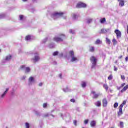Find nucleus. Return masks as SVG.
<instances>
[{
	"instance_id": "f257e3e1",
	"label": "nucleus",
	"mask_w": 128,
	"mask_h": 128,
	"mask_svg": "<svg viewBox=\"0 0 128 128\" xmlns=\"http://www.w3.org/2000/svg\"><path fill=\"white\" fill-rule=\"evenodd\" d=\"M66 38V34H60L59 36H56L53 38V40L56 42H64V40Z\"/></svg>"
},
{
	"instance_id": "f03ea898",
	"label": "nucleus",
	"mask_w": 128,
	"mask_h": 128,
	"mask_svg": "<svg viewBox=\"0 0 128 128\" xmlns=\"http://www.w3.org/2000/svg\"><path fill=\"white\" fill-rule=\"evenodd\" d=\"M90 62L92 64V68H94L96 66V62L98 60L94 56H92L90 58Z\"/></svg>"
},
{
	"instance_id": "7ed1b4c3",
	"label": "nucleus",
	"mask_w": 128,
	"mask_h": 128,
	"mask_svg": "<svg viewBox=\"0 0 128 128\" xmlns=\"http://www.w3.org/2000/svg\"><path fill=\"white\" fill-rule=\"evenodd\" d=\"M126 104V100L123 101L122 103L119 106V111L118 112V116H122V108L124 104Z\"/></svg>"
},
{
	"instance_id": "20e7f679",
	"label": "nucleus",
	"mask_w": 128,
	"mask_h": 128,
	"mask_svg": "<svg viewBox=\"0 0 128 128\" xmlns=\"http://www.w3.org/2000/svg\"><path fill=\"white\" fill-rule=\"evenodd\" d=\"M86 4L82 2L78 3L76 6V8H86Z\"/></svg>"
},
{
	"instance_id": "39448f33",
	"label": "nucleus",
	"mask_w": 128,
	"mask_h": 128,
	"mask_svg": "<svg viewBox=\"0 0 128 128\" xmlns=\"http://www.w3.org/2000/svg\"><path fill=\"white\" fill-rule=\"evenodd\" d=\"M114 32L116 33V38H122V32L118 30H114Z\"/></svg>"
},
{
	"instance_id": "423d86ee",
	"label": "nucleus",
	"mask_w": 128,
	"mask_h": 128,
	"mask_svg": "<svg viewBox=\"0 0 128 128\" xmlns=\"http://www.w3.org/2000/svg\"><path fill=\"white\" fill-rule=\"evenodd\" d=\"M64 12H55L53 14L52 16H64Z\"/></svg>"
},
{
	"instance_id": "0eeeda50",
	"label": "nucleus",
	"mask_w": 128,
	"mask_h": 128,
	"mask_svg": "<svg viewBox=\"0 0 128 128\" xmlns=\"http://www.w3.org/2000/svg\"><path fill=\"white\" fill-rule=\"evenodd\" d=\"M32 60L34 64H36V62H38V60H40V56H34V58H32Z\"/></svg>"
},
{
	"instance_id": "6e6552de",
	"label": "nucleus",
	"mask_w": 128,
	"mask_h": 128,
	"mask_svg": "<svg viewBox=\"0 0 128 128\" xmlns=\"http://www.w3.org/2000/svg\"><path fill=\"white\" fill-rule=\"evenodd\" d=\"M91 94H94V96L92 97V98H98V94H96V92L94 91H92L91 92Z\"/></svg>"
},
{
	"instance_id": "1a4fd4ad",
	"label": "nucleus",
	"mask_w": 128,
	"mask_h": 128,
	"mask_svg": "<svg viewBox=\"0 0 128 128\" xmlns=\"http://www.w3.org/2000/svg\"><path fill=\"white\" fill-rule=\"evenodd\" d=\"M102 104H103V106H106L108 105V100H106V98H104L102 100Z\"/></svg>"
},
{
	"instance_id": "9d476101",
	"label": "nucleus",
	"mask_w": 128,
	"mask_h": 128,
	"mask_svg": "<svg viewBox=\"0 0 128 128\" xmlns=\"http://www.w3.org/2000/svg\"><path fill=\"white\" fill-rule=\"evenodd\" d=\"M90 125L92 128H94L96 125V120H92L90 122Z\"/></svg>"
},
{
	"instance_id": "9b49d317",
	"label": "nucleus",
	"mask_w": 128,
	"mask_h": 128,
	"mask_svg": "<svg viewBox=\"0 0 128 128\" xmlns=\"http://www.w3.org/2000/svg\"><path fill=\"white\" fill-rule=\"evenodd\" d=\"M120 6L122 7L124 6V0L122 1H118Z\"/></svg>"
},
{
	"instance_id": "f8f14e48",
	"label": "nucleus",
	"mask_w": 128,
	"mask_h": 128,
	"mask_svg": "<svg viewBox=\"0 0 128 128\" xmlns=\"http://www.w3.org/2000/svg\"><path fill=\"white\" fill-rule=\"evenodd\" d=\"M95 106H102V102L100 100L97 101L96 103H95Z\"/></svg>"
},
{
	"instance_id": "ddd939ff",
	"label": "nucleus",
	"mask_w": 128,
	"mask_h": 128,
	"mask_svg": "<svg viewBox=\"0 0 128 128\" xmlns=\"http://www.w3.org/2000/svg\"><path fill=\"white\" fill-rule=\"evenodd\" d=\"M128 88V84L126 85L121 90L120 92H126V90Z\"/></svg>"
},
{
	"instance_id": "4468645a",
	"label": "nucleus",
	"mask_w": 128,
	"mask_h": 128,
	"mask_svg": "<svg viewBox=\"0 0 128 128\" xmlns=\"http://www.w3.org/2000/svg\"><path fill=\"white\" fill-rule=\"evenodd\" d=\"M100 24H104V22H106V18H103L100 19Z\"/></svg>"
},
{
	"instance_id": "2eb2a0df",
	"label": "nucleus",
	"mask_w": 128,
	"mask_h": 128,
	"mask_svg": "<svg viewBox=\"0 0 128 128\" xmlns=\"http://www.w3.org/2000/svg\"><path fill=\"white\" fill-rule=\"evenodd\" d=\"M69 56H70L72 57V56H74V52L73 50H70L69 52Z\"/></svg>"
},
{
	"instance_id": "dca6fc26",
	"label": "nucleus",
	"mask_w": 128,
	"mask_h": 128,
	"mask_svg": "<svg viewBox=\"0 0 128 128\" xmlns=\"http://www.w3.org/2000/svg\"><path fill=\"white\" fill-rule=\"evenodd\" d=\"M8 88H6V90L4 91L3 94L1 96V98H4V96L6 94V92H8Z\"/></svg>"
},
{
	"instance_id": "f3484780",
	"label": "nucleus",
	"mask_w": 128,
	"mask_h": 128,
	"mask_svg": "<svg viewBox=\"0 0 128 128\" xmlns=\"http://www.w3.org/2000/svg\"><path fill=\"white\" fill-rule=\"evenodd\" d=\"M78 60V58L74 56L72 57L71 62H74Z\"/></svg>"
},
{
	"instance_id": "a211bd4d",
	"label": "nucleus",
	"mask_w": 128,
	"mask_h": 128,
	"mask_svg": "<svg viewBox=\"0 0 128 128\" xmlns=\"http://www.w3.org/2000/svg\"><path fill=\"white\" fill-rule=\"evenodd\" d=\"M102 44V40H100L98 39L95 42L96 44Z\"/></svg>"
},
{
	"instance_id": "6ab92c4d",
	"label": "nucleus",
	"mask_w": 128,
	"mask_h": 128,
	"mask_svg": "<svg viewBox=\"0 0 128 128\" xmlns=\"http://www.w3.org/2000/svg\"><path fill=\"white\" fill-rule=\"evenodd\" d=\"M89 50L91 52H94V46L90 47Z\"/></svg>"
},
{
	"instance_id": "aec40b11",
	"label": "nucleus",
	"mask_w": 128,
	"mask_h": 128,
	"mask_svg": "<svg viewBox=\"0 0 128 128\" xmlns=\"http://www.w3.org/2000/svg\"><path fill=\"white\" fill-rule=\"evenodd\" d=\"M26 72H30V67H26Z\"/></svg>"
},
{
	"instance_id": "412c9836",
	"label": "nucleus",
	"mask_w": 128,
	"mask_h": 128,
	"mask_svg": "<svg viewBox=\"0 0 128 128\" xmlns=\"http://www.w3.org/2000/svg\"><path fill=\"white\" fill-rule=\"evenodd\" d=\"M25 40H30V35H28L26 36Z\"/></svg>"
},
{
	"instance_id": "4be33fe9",
	"label": "nucleus",
	"mask_w": 128,
	"mask_h": 128,
	"mask_svg": "<svg viewBox=\"0 0 128 128\" xmlns=\"http://www.w3.org/2000/svg\"><path fill=\"white\" fill-rule=\"evenodd\" d=\"M103 88H105V90H108V85H106V84H104L103 85Z\"/></svg>"
},
{
	"instance_id": "5701e85b",
	"label": "nucleus",
	"mask_w": 128,
	"mask_h": 128,
	"mask_svg": "<svg viewBox=\"0 0 128 128\" xmlns=\"http://www.w3.org/2000/svg\"><path fill=\"white\" fill-rule=\"evenodd\" d=\"M10 58H12V56L9 55L8 56H7L6 58V60H10Z\"/></svg>"
},
{
	"instance_id": "b1692460",
	"label": "nucleus",
	"mask_w": 128,
	"mask_h": 128,
	"mask_svg": "<svg viewBox=\"0 0 128 128\" xmlns=\"http://www.w3.org/2000/svg\"><path fill=\"white\" fill-rule=\"evenodd\" d=\"M106 30L104 29H102L100 34H106Z\"/></svg>"
},
{
	"instance_id": "393cba45",
	"label": "nucleus",
	"mask_w": 128,
	"mask_h": 128,
	"mask_svg": "<svg viewBox=\"0 0 128 128\" xmlns=\"http://www.w3.org/2000/svg\"><path fill=\"white\" fill-rule=\"evenodd\" d=\"M86 82H82V88H86Z\"/></svg>"
},
{
	"instance_id": "a878e982",
	"label": "nucleus",
	"mask_w": 128,
	"mask_h": 128,
	"mask_svg": "<svg viewBox=\"0 0 128 128\" xmlns=\"http://www.w3.org/2000/svg\"><path fill=\"white\" fill-rule=\"evenodd\" d=\"M106 42L108 44H110V39H108V38H106Z\"/></svg>"
},
{
	"instance_id": "bb28decb",
	"label": "nucleus",
	"mask_w": 128,
	"mask_h": 128,
	"mask_svg": "<svg viewBox=\"0 0 128 128\" xmlns=\"http://www.w3.org/2000/svg\"><path fill=\"white\" fill-rule=\"evenodd\" d=\"M113 44L116 45L118 44V41L116 39H113L112 40Z\"/></svg>"
},
{
	"instance_id": "cd10ccee",
	"label": "nucleus",
	"mask_w": 128,
	"mask_h": 128,
	"mask_svg": "<svg viewBox=\"0 0 128 128\" xmlns=\"http://www.w3.org/2000/svg\"><path fill=\"white\" fill-rule=\"evenodd\" d=\"M58 51H56V52H54V53H53V56H58Z\"/></svg>"
},
{
	"instance_id": "c85d7f7f",
	"label": "nucleus",
	"mask_w": 128,
	"mask_h": 128,
	"mask_svg": "<svg viewBox=\"0 0 128 128\" xmlns=\"http://www.w3.org/2000/svg\"><path fill=\"white\" fill-rule=\"evenodd\" d=\"M120 77L122 80H126V77L124 76V75H121Z\"/></svg>"
},
{
	"instance_id": "c756f323",
	"label": "nucleus",
	"mask_w": 128,
	"mask_h": 128,
	"mask_svg": "<svg viewBox=\"0 0 128 128\" xmlns=\"http://www.w3.org/2000/svg\"><path fill=\"white\" fill-rule=\"evenodd\" d=\"M120 128H124V122H120Z\"/></svg>"
},
{
	"instance_id": "7c9ffc66",
	"label": "nucleus",
	"mask_w": 128,
	"mask_h": 128,
	"mask_svg": "<svg viewBox=\"0 0 128 128\" xmlns=\"http://www.w3.org/2000/svg\"><path fill=\"white\" fill-rule=\"evenodd\" d=\"M92 22V18L88 19L87 20L88 24H90V22Z\"/></svg>"
},
{
	"instance_id": "2f4dec72",
	"label": "nucleus",
	"mask_w": 128,
	"mask_h": 128,
	"mask_svg": "<svg viewBox=\"0 0 128 128\" xmlns=\"http://www.w3.org/2000/svg\"><path fill=\"white\" fill-rule=\"evenodd\" d=\"M84 124H88V120L86 119L84 120Z\"/></svg>"
},
{
	"instance_id": "473e14b6",
	"label": "nucleus",
	"mask_w": 128,
	"mask_h": 128,
	"mask_svg": "<svg viewBox=\"0 0 128 128\" xmlns=\"http://www.w3.org/2000/svg\"><path fill=\"white\" fill-rule=\"evenodd\" d=\"M73 123L76 126H78V124H76L78 123V121H76V120H74L73 121Z\"/></svg>"
},
{
	"instance_id": "72a5a7b5",
	"label": "nucleus",
	"mask_w": 128,
	"mask_h": 128,
	"mask_svg": "<svg viewBox=\"0 0 128 128\" xmlns=\"http://www.w3.org/2000/svg\"><path fill=\"white\" fill-rule=\"evenodd\" d=\"M114 108H116L117 106H118V103L116 102V103L114 104Z\"/></svg>"
},
{
	"instance_id": "f704fd0d",
	"label": "nucleus",
	"mask_w": 128,
	"mask_h": 128,
	"mask_svg": "<svg viewBox=\"0 0 128 128\" xmlns=\"http://www.w3.org/2000/svg\"><path fill=\"white\" fill-rule=\"evenodd\" d=\"M26 68V66L24 65H22L20 67V70H24Z\"/></svg>"
},
{
	"instance_id": "c9c22d12",
	"label": "nucleus",
	"mask_w": 128,
	"mask_h": 128,
	"mask_svg": "<svg viewBox=\"0 0 128 128\" xmlns=\"http://www.w3.org/2000/svg\"><path fill=\"white\" fill-rule=\"evenodd\" d=\"M26 128H30V124L28 122L26 123Z\"/></svg>"
},
{
	"instance_id": "e433bc0d",
	"label": "nucleus",
	"mask_w": 128,
	"mask_h": 128,
	"mask_svg": "<svg viewBox=\"0 0 128 128\" xmlns=\"http://www.w3.org/2000/svg\"><path fill=\"white\" fill-rule=\"evenodd\" d=\"M19 18H20V20H22V18H24V16L23 15H20L19 16Z\"/></svg>"
},
{
	"instance_id": "4c0bfd02",
	"label": "nucleus",
	"mask_w": 128,
	"mask_h": 128,
	"mask_svg": "<svg viewBox=\"0 0 128 128\" xmlns=\"http://www.w3.org/2000/svg\"><path fill=\"white\" fill-rule=\"evenodd\" d=\"M34 80V77L31 76L29 78V82H32Z\"/></svg>"
},
{
	"instance_id": "58836bf2",
	"label": "nucleus",
	"mask_w": 128,
	"mask_h": 128,
	"mask_svg": "<svg viewBox=\"0 0 128 128\" xmlns=\"http://www.w3.org/2000/svg\"><path fill=\"white\" fill-rule=\"evenodd\" d=\"M72 18H76V14H72Z\"/></svg>"
},
{
	"instance_id": "ea45409f",
	"label": "nucleus",
	"mask_w": 128,
	"mask_h": 128,
	"mask_svg": "<svg viewBox=\"0 0 128 128\" xmlns=\"http://www.w3.org/2000/svg\"><path fill=\"white\" fill-rule=\"evenodd\" d=\"M46 106H48V104H46V103H44L43 104V108H46Z\"/></svg>"
},
{
	"instance_id": "a19ab883",
	"label": "nucleus",
	"mask_w": 128,
	"mask_h": 128,
	"mask_svg": "<svg viewBox=\"0 0 128 128\" xmlns=\"http://www.w3.org/2000/svg\"><path fill=\"white\" fill-rule=\"evenodd\" d=\"M114 72H117L118 68H116V66H114Z\"/></svg>"
},
{
	"instance_id": "79ce46f5",
	"label": "nucleus",
	"mask_w": 128,
	"mask_h": 128,
	"mask_svg": "<svg viewBox=\"0 0 128 128\" xmlns=\"http://www.w3.org/2000/svg\"><path fill=\"white\" fill-rule=\"evenodd\" d=\"M70 102H76V100H74V99L72 98L70 100Z\"/></svg>"
},
{
	"instance_id": "37998d69",
	"label": "nucleus",
	"mask_w": 128,
	"mask_h": 128,
	"mask_svg": "<svg viewBox=\"0 0 128 128\" xmlns=\"http://www.w3.org/2000/svg\"><path fill=\"white\" fill-rule=\"evenodd\" d=\"M112 75H110V76L108 77V80H112Z\"/></svg>"
},
{
	"instance_id": "c03bdc74",
	"label": "nucleus",
	"mask_w": 128,
	"mask_h": 128,
	"mask_svg": "<svg viewBox=\"0 0 128 128\" xmlns=\"http://www.w3.org/2000/svg\"><path fill=\"white\" fill-rule=\"evenodd\" d=\"M46 42H48V38H45L43 41V42L44 44Z\"/></svg>"
},
{
	"instance_id": "a18cd8bd",
	"label": "nucleus",
	"mask_w": 128,
	"mask_h": 128,
	"mask_svg": "<svg viewBox=\"0 0 128 128\" xmlns=\"http://www.w3.org/2000/svg\"><path fill=\"white\" fill-rule=\"evenodd\" d=\"M125 60H126V62H128V56L126 57Z\"/></svg>"
},
{
	"instance_id": "49530a36",
	"label": "nucleus",
	"mask_w": 128,
	"mask_h": 128,
	"mask_svg": "<svg viewBox=\"0 0 128 128\" xmlns=\"http://www.w3.org/2000/svg\"><path fill=\"white\" fill-rule=\"evenodd\" d=\"M125 84H126L125 83L122 84V85H121L120 88H122V86H124Z\"/></svg>"
},
{
	"instance_id": "de8ad7c7",
	"label": "nucleus",
	"mask_w": 128,
	"mask_h": 128,
	"mask_svg": "<svg viewBox=\"0 0 128 128\" xmlns=\"http://www.w3.org/2000/svg\"><path fill=\"white\" fill-rule=\"evenodd\" d=\"M39 86H42V83L40 82L38 84Z\"/></svg>"
},
{
	"instance_id": "09e8293b",
	"label": "nucleus",
	"mask_w": 128,
	"mask_h": 128,
	"mask_svg": "<svg viewBox=\"0 0 128 128\" xmlns=\"http://www.w3.org/2000/svg\"><path fill=\"white\" fill-rule=\"evenodd\" d=\"M22 80H26V76H24L22 78Z\"/></svg>"
},
{
	"instance_id": "8fccbe9b",
	"label": "nucleus",
	"mask_w": 128,
	"mask_h": 128,
	"mask_svg": "<svg viewBox=\"0 0 128 128\" xmlns=\"http://www.w3.org/2000/svg\"><path fill=\"white\" fill-rule=\"evenodd\" d=\"M122 56H118V58H122Z\"/></svg>"
},
{
	"instance_id": "3c124183",
	"label": "nucleus",
	"mask_w": 128,
	"mask_h": 128,
	"mask_svg": "<svg viewBox=\"0 0 128 128\" xmlns=\"http://www.w3.org/2000/svg\"><path fill=\"white\" fill-rule=\"evenodd\" d=\"M59 76H60V78H62V74H59Z\"/></svg>"
},
{
	"instance_id": "603ef678",
	"label": "nucleus",
	"mask_w": 128,
	"mask_h": 128,
	"mask_svg": "<svg viewBox=\"0 0 128 128\" xmlns=\"http://www.w3.org/2000/svg\"><path fill=\"white\" fill-rule=\"evenodd\" d=\"M23 2H27L28 0H22Z\"/></svg>"
},
{
	"instance_id": "864d4df0",
	"label": "nucleus",
	"mask_w": 128,
	"mask_h": 128,
	"mask_svg": "<svg viewBox=\"0 0 128 128\" xmlns=\"http://www.w3.org/2000/svg\"><path fill=\"white\" fill-rule=\"evenodd\" d=\"M118 2H120V1H122V0H118Z\"/></svg>"
},
{
	"instance_id": "5fc2aeb1",
	"label": "nucleus",
	"mask_w": 128,
	"mask_h": 128,
	"mask_svg": "<svg viewBox=\"0 0 128 128\" xmlns=\"http://www.w3.org/2000/svg\"><path fill=\"white\" fill-rule=\"evenodd\" d=\"M70 32H72V30H70Z\"/></svg>"
},
{
	"instance_id": "6e6d98bb",
	"label": "nucleus",
	"mask_w": 128,
	"mask_h": 128,
	"mask_svg": "<svg viewBox=\"0 0 128 128\" xmlns=\"http://www.w3.org/2000/svg\"><path fill=\"white\" fill-rule=\"evenodd\" d=\"M116 62H118V61H116Z\"/></svg>"
},
{
	"instance_id": "4d7b16f0",
	"label": "nucleus",
	"mask_w": 128,
	"mask_h": 128,
	"mask_svg": "<svg viewBox=\"0 0 128 128\" xmlns=\"http://www.w3.org/2000/svg\"><path fill=\"white\" fill-rule=\"evenodd\" d=\"M110 92H112V90H110Z\"/></svg>"
}]
</instances>
